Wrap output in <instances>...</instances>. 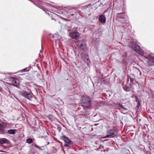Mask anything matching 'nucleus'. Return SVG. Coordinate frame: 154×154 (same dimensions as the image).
Listing matches in <instances>:
<instances>
[{
    "instance_id": "1",
    "label": "nucleus",
    "mask_w": 154,
    "mask_h": 154,
    "mask_svg": "<svg viewBox=\"0 0 154 154\" xmlns=\"http://www.w3.org/2000/svg\"><path fill=\"white\" fill-rule=\"evenodd\" d=\"M129 45L132 51H135L142 56L144 55L143 51L139 45H137L135 43L131 41L129 42Z\"/></svg>"
},
{
    "instance_id": "2",
    "label": "nucleus",
    "mask_w": 154,
    "mask_h": 154,
    "mask_svg": "<svg viewBox=\"0 0 154 154\" xmlns=\"http://www.w3.org/2000/svg\"><path fill=\"white\" fill-rule=\"evenodd\" d=\"M80 103L81 106L83 107L84 109L85 110L87 108L91 106V98L87 96H83Z\"/></svg>"
},
{
    "instance_id": "3",
    "label": "nucleus",
    "mask_w": 154,
    "mask_h": 154,
    "mask_svg": "<svg viewBox=\"0 0 154 154\" xmlns=\"http://www.w3.org/2000/svg\"><path fill=\"white\" fill-rule=\"evenodd\" d=\"M143 59L149 66H154V56L152 54H149L147 57H144Z\"/></svg>"
},
{
    "instance_id": "4",
    "label": "nucleus",
    "mask_w": 154,
    "mask_h": 154,
    "mask_svg": "<svg viewBox=\"0 0 154 154\" xmlns=\"http://www.w3.org/2000/svg\"><path fill=\"white\" fill-rule=\"evenodd\" d=\"M107 133V135L104 137V138L115 137L117 135V131L113 129L108 130Z\"/></svg>"
},
{
    "instance_id": "5",
    "label": "nucleus",
    "mask_w": 154,
    "mask_h": 154,
    "mask_svg": "<svg viewBox=\"0 0 154 154\" xmlns=\"http://www.w3.org/2000/svg\"><path fill=\"white\" fill-rule=\"evenodd\" d=\"M22 95L24 97L30 101L32 100L33 97V94L31 91H23L22 93Z\"/></svg>"
},
{
    "instance_id": "6",
    "label": "nucleus",
    "mask_w": 154,
    "mask_h": 154,
    "mask_svg": "<svg viewBox=\"0 0 154 154\" xmlns=\"http://www.w3.org/2000/svg\"><path fill=\"white\" fill-rule=\"evenodd\" d=\"M10 83L12 85L17 87L19 85L20 81L17 79L13 77L10 79L9 80Z\"/></svg>"
},
{
    "instance_id": "7",
    "label": "nucleus",
    "mask_w": 154,
    "mask_h": 154,
    "mask_svg": "<svg viewBox=\"0 0 154 154\" xmlns=\"http://www.w3.org/2000/svg\"><path fill=\"white\" fill-rule=\"evenodd\" d=\"M62 139L64 140L65 144L64 146L66 147H68L72 144V142L70 140L69 138L65 136L62 137Z\"/></svg>"
},
{
    "instance_id": "8",
    "label": "nucleus",
    "mask_w": 154,
    "mask_h": 154,
    "mask_svg": "<svg viewBox=\"0 0 154 154\" xmlns=\"http://www.w3.org/2000/svg\"><path fill=\"white\" fill-rule=\"evenodd\" d=\"M0 92L7 96L9 95L11 93L8 89L5 88H1V87H0Z\"/></svg>"
},
{
    "instance_id": "9",
    "label": "nucleus",
    "mask_w": 154,
    "mask_h": 154,
    "mask_svg": "<svg viewBox=\"0 0 154 154\" xmlns=\"http://www.w3.org/2000/svg\"><path fill=\"white\" fill-rule=\"evenodd\" d=\"M78 46L83 50L86 48V44L84 40L79 41L78 42Z\"/></svg>"
},
{
    "instance_id": "10",
    "label": "nucleus",
    "mask_w": 154,
    "mask_h": 154,
    "mask_svg": "<svg viewBox=\"0 0 154 154\" xmlns=\"http://www.w3.org/2000/svg\"><path fill=\"white\" fill-rule=\"evenodd\" d=\"M117 15L116 20L118 21H121V19L125 18L126 16L125 12L118 13Z\"/></svg>"
},
{
    "instance_id": "11",
    "label": "nucleus",
    "mask_w": 154,
    "mask_h": 154,
    "mask_svg": "<svg viewBox=\"0 0 154 154\" xmlns=\"http://www.w3.org/2000/svg\"><path fill=\"white\" fill-rule=\"evenodd\" d=\"M70 36L72 38L74 39H77L79 36V33L77 32H70L69 34Z\"/></svg>"
},
{
    "instance_id": "12",
    "label": "nucleus",
    "mask_w": 154,
    "mask_h": 154,
    "mask_svg": "<svg viewBox=\"0 0 154 154\" xmlns=\"http://www.w3.org/2000/svg\"><path fill=\"white\" fill-rule=\"evenodd\" d=\"M99 20L100 21L101 23H104L106 21V17L103 15H101L99 17Z\"/></svg>"
},
{
    "instance_id": "13",
    "label": "nucleus",
    "mask_w": 154,
    "mask_h": 154,
    "mask_svg": "<svg viewBox=\"0 0 154 154\" xmlns=\"http://www.w3.org/2000/svg\"><path fill=\"white\" fill-rule=\"evenodd\" d=\"M17 130L15 129H10L8 131V133L10 134H14L16 133Z\"/></svg>"
},
{
    "instance_id": "14",
    "label": "nucleus",
    "mask_w": 154,
    "mask_h": 154,
    "mask_svg": "<svg viewBox=\"0 0 154 154\" xmlns=\"http://www.w3.org/2000/svg\"><path fill=\"white\" fill-rule=\"evenodd\" d=\"M52 36H53V38L55 41H57L59 38V35L56 34H55Z\"/></svg>"
},
{
    "instance_id": "15",
    "label": "nucleus",
    "mask_w": 154,
    "mask_h": 154,
    "mask_svg": "<svg viewBox=\"0 0 154 154\" xmlns=\"http://www.w3.org/2000/svg\"><path fill=\"white\" fill-rule=\"evenodd\" d=\"M124 90L126 92H128L130 91V88L127 85H125L123 86Z\"/></svg>"
},
{
    "instance_id": "16",
    "label": "nucleus",
    "mask_w": 154,
    "mask_h": 154,
    "mask_svg": "<svg viewBox=\"0 0 154 154\" xmlns=\"http://www.w3.org/2000/svg\"><path fill=\"white\" fill-rule=\"evenodd\" d=\"M8 141V140L6 138H2L0 139V144H4Z\"/></svg>"
},
{
    "instance_id": "17",
    "label": "nucleus",
    "mask_w": 154,
    "mask_h": 154,
    "mask_svg": "<svg viewBox=\"0 0 154 154\" xmlns=\"http://www.w3.org/2000/svg\"><path fill=\"white\" fill-rule=\"evenodd\" d=\"M117 107L120 110H121L122 109H123L124 110H127V109L126 108H125V107H123L120 104H118Z\"/></svg>"
},
{
    "instance_id": "18",
    "label": "nucleus",
    "mask_w": 154,
    "mask_h": 154,
    "mask_svg": "<svg viewBox=\"0 0 154 154\" xmlns=\"http://www.w3.org/2000/svg\"><path fill=\"white\" fill-rule=\"evenodd\" d=\"M32 141H33L32 139L28 138L27 139L26 142L29 144H30L32 143Z\"/></svg>"
},
{
    "instance_id": "19",
    "label": "nucleus",
    "mask_w": 154,
    "mask_h": 154,
    "mask_svg": "<svg viewBox=\"0 0 154 154\" xmlns=\"http://www.w3.org/2000/svg\"><path fill=\"white\" fill-rule=\"evenodd\" d=\"M103 148H104L103 146L102 145H101L99 147L98 149H97L98 150H99L101 151H103Z\"/></svg>"
},
{
    "instance_id": "20",
    "label": "nucleus",
    "mask_w": 154,
    "mask_h": 154,
    "mask_svg": "<svg viewBox=\"0 0 154 154\" xmlns=\"http://www.w3.org/2000/svg\"><path fill=\"white\" fill-rule=\"evenodd\" d=\"M4 132L5 130L1 128H0V133L4 134L5 133Z\"/></svg>"
},
{
    "instance_id": "21",
    "label": "nucleus",
    "mask_w": 154,
    "mask_h": 154,
    "mask_svg": "<svg viewBox=\"0 0 154 154\" xmlns=\"http://www.w3.org/2000/svg\"><path fill=\"white\" fill-rule=\"evenodd\" d=\"M128 77L130 79L131 82H133L134 80V79L133 78H131L130 76H128Z\"/></svg>"
},
{
    "instance_id": "22",
    "label": "nucleus",
    "mask_w": 154,
    "mask_h": 154,
    "mask_svg": "<svg viewBox=\"0 0 154 154\" xmlns=\"http://www.w3.org/2000/svg\"><path fill=\"white\" fill-rule=\"evenodd\" d=\"M84 60L85 62H88V57H85V58H84Z\"/></svg>"
},
{
    "instance_id": "23",
    "label": "nucleus",
    "mask_w": 154,
    "mask_h": 154,
    "mask_svg": "<svg viewBox=\"0 0 154 154\" xmlns=\"http://www.w3.org/2000/svg\"><path fill=\"white\" fill-rule=\"evenodd\" d=\"M29 70V68H27L23 69L24 71H27Z\"/></svg>"
},
{
    "instance_id": "24",
    "label": "nucleus",
    "mask_w": 154,
    "mask_h": 154,
    "mask_svg": "<svg viewBox=\"0 0 154 154\" xmlns=\"http://www.w3.org/2000/svg\"><path fill=\"white\" fill-rule=\"evenodd\" d=\"M73 15V14H70V15Z\"/></svg>"
},
{
    "instance_id": "25",
    "label": "nucleus",
    "mask_w": 154,
    "mask_h": 154,
    "mask_svg": "<svg viewBox=\"0 0 154 154\" xmlns=\"http://www.w3.org/2000/svg\"><path fill=\"white\" fill-rule=\"evenodd\" d=\"M123 26H124V28H126L125 26L123 25Z\"/></svg>"
},
{
    "instance_id": "26",
    "label": "nucleus",
    "mask_w": 154,
    "mask_h": 154,
    "mask_svg": "<svg viewBox=\"0 0 154 154\" xmlns=\"http://www.w3.org/2000/svg\"><path fill=\"white\" fill-rule=\"evenodd\" d=\"M36 147H37V148L38 147V146H36Z\"/></svg>"
},
{
    "instance_id": "27",
    "label": "nucleus",
    "mask_w": 154,
    "mask_h": 154,
    "mask_svg": "<svg viewBox=\"0 0 154 154\" xmlns=\"http://www.w3.org/2000/svg\"><path fill=\"white\" fill-rule=\"evenodd\" d=\"M49 119L50 120H51V118H49Z\"/></svg>"
},
{
    "instance_id": "28",
    "label": "nucleus",
    "mask_w": 154,
    "mask_h": 154,
    "mask_svg": "<svg viewBox=\"0 0 154 154\" xmlns=\"http://www.w3.org/2000/svg\"><path fill=\"white\" fill-rule=\"evenodd\" d=\"M90 5H88V6H89Z\"/></svg>"
},
{
    "instance_id": "29",
    "label": "nucleus",
    "mask_w": 154,
    "mask_h": 154,
    "mask_svg": "<svg viewBox=\"0 0 154 154\" xmlns=\"http://www.w3.org/2000/svg\"><path fill=\"white\" fill-rule=\"evenodd\" d=\"M105 150H104V152H105Z\"/></svg>"
},
{
    "instance_id": "30",
    "label": "nucleus",
    "mask_w": 154,
    "mask_h": 154,
    "mask_svg": "<svg viewBox=\"0 0 154 154\" xmlns=\"http://www.w3.org/2000/svg\"><path fill=\"white\" fill-rule=\"evenodd\" d=\"M36 154H38V153H36Z\"/></svg>"
}]
</instances>
